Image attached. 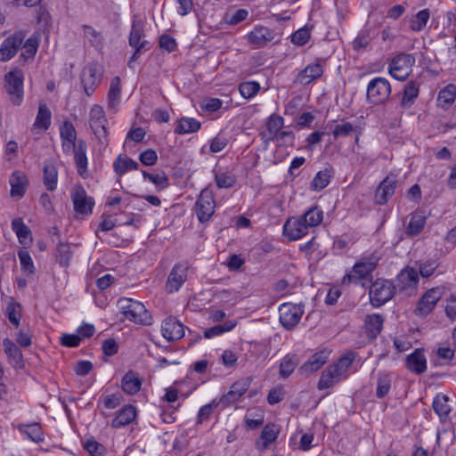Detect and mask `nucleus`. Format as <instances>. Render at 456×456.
Here are the masks:
<instances>
[{"label":"nucleus","instance_id":"nucleus-1","mask_svg":"<svg viewBox=\"0 0 456 456\" xmlns=\"http://www.w3.org/2000/svg\"><path fill=\"white\" fill-rule=\"evenodd\" d=\"M120 313L126 319L142 325H151L152 316L143 304L132 298L122 297L118 301Z\"/></svg>","mask_w":456,"mask_h":456},{"label":"nucleus","instance_id":"nucleus-37","mask_svg":"<svg viewBox=\"0 0 456 456\" xmlns=\"http://www.w3.org/2000/svg\"><path fill=\"white\" fill-rule=\"evenodd\" d=\"M333 175L331 168H325L319 171L311 182L310 189L319 191L328 186Z\"/></svg>","mask_w":456,"mask_h":456},{"label":"nucleus","instance_id":"nucleus-39","mask_svg":"<svg viewBox=\"0 0 456 456\" xmlns=\"http://www.w3.org/2000/svg\"><path fill=\"white\" fill-rule=\"evenodd\" d=\"M213 173L215 182L219 189L232 188L236 183L235 175L229 171H222L215 168Z\"/></svg>","mask_w":456,"mask_h":456},{"label":"nucleus","instance_id":"nucleus-4","mask_svg":"<svg viewBox=\"0 0 456 456\" xmlns=\"http://www.w3.org/2000/svg\"><path fill=\"white\" fill-rule=\"evenodd\" d=\"M89 125L99 142L106 146L108 144V120L102 106L95 104L91 108Z\"/></svg>","mask_w":456,"mask_h":456},{"label":"nucleus","instance_id":"nucleus-24","mask_svg":"<svg viewBox=\"0 0 456 456\" xmlns=\"http://www.w3.org/2000/svg\"><path fill=\"white\" fill-rule=\"evenodd\" d=\"M419 94V83L416 80L407 82L403 90V96L400 106L404 109H410L415 102Z\"/></svg>","mask_w":456,"mask_h":456},{"label":"nucleus","instance_id":"nucleus-50","mask_svg":"<svg viewBox=\"0 0 456 456\" xmlns=\"http://www.w3.org/2000/svg\"><path fill=\"white\" fill-rule=\"evenodd\" d=\"M298 364V359L295 354H287L283 357L280 364V375L282 378H288Z\"/></svg>","mask_w":456,"mask_h":456},{"label":"nucleus","instance_id":"nucleus-54","mask_svg":"<svg viewBox=\"0 0 456 456\" xmlns=\"http://www.w3.org/2000/svg\"><path fill=\"white\" fill-rule=\"evenodd\" d=\"M82 29L84 37L88 40L91 45L99 47L102 45V37L101 33L96 31L93 27L89 25H83Z\"/></svg>","mask_w":456,"mask_h":456},{"label":"nucleus","instance_id":"nucleus-32","mask_svg":"<svg viewBox=\"0 0 456 456\" xmlns=\"http://www.w3.org/2000/svg\"><path fill=\"white\" fill-rule=\"evenodd\" d=\"M136 409L132 405L122 408L113 419L111 426L115 428H123L134 420Z\"/></svg>","mask_w":456,"mask_h":456},{"label":"nucleus","instance_id":"nucleus-11","mask_svg":"<svg viewBox=\"0 0 456 456\" xmlns=\"http://www.w3.org/2000/svg\"><path fill=\"white\" fill-rule=\"evenodd\" d=\"M443 296V289L436 287L428 289L419 300L414 314L425 317L435 308L436 303Z\"/></svg>","mask_w":456,"mask_h":456},{"label":"nucleus","instance_id":"nucleus-47","mask_svg":"<svg viewBox=\"0 0 456 456\" xmlns=\"http://www.w3.org/2000/svg\"><path fill=\"white\" fill-rule=\"evenodd\" d=\"M392 379L388 373H379L377 379L376 396L384 398L390 391Z\"/></svg>","mask_w":456,"mask_h":456},{"label":"nucleus","instance_id":"nucleus-44","mask_svg":"<svg viewBox=\"0 0 456 456\" xmlns=\"http://www.w3.org/2000/svg\"><path fill=\"white\" fill-rule=\"evenodd\" d=\"M419 268V276L421 275L423 278H429L436 273V269L439 266V262L436 258L420 259L416 262Z\"/></svg>","mask_w":456,"mask_h":456},{"label":"nucleus","instance_id":"nucleus-42","mask_svg":"<svg viewBox=\"0 0 456 456\" xmlns=\"http://www.w3.org/2000/svg\"><path fill=\"white\" fill-rule=\"evenodd\" d=\"M426 224V216L420 213H412L406 227V233L410 236L419 234Z\"/></svg>","mask_w":456,"mask_h":456},{"label":"nucleus","instance_id":"nucleus-40","mask_svg":"<svg viewBox=\"0 0 456 456\" xmlns=\"http://www.w3.org/2000/svg\"><path fill=\"white\" fill-rule=\"evenodd\" d=\"M456 98V86L452 84L443 88L437 97V105L443 109H447Z\"/></svg>","mask_w":456,"mask_h":456},{"label":"nucleus","instance_id":"nucleus-22","mask_svg":"<svg viewBox=\"0 0 456 456\" xmlns=\"http://www.w3.org/2000/svg\"><path fill=\"white\" fill-rule=\"evenodd\" d=\"M3 346L9 363L16 369H21L23 367V355L16 344L10 338H4Z\"/></svg>","mask_w":456,"mask_h":456},{"label":"nucleus","instance_id":"nucleus-16","mask_svg":"<svg viewBox=\"0 0 456 456\" xmlns=\"http://www.w3.org/2000/svg\"><path fill=\"white\" fill-rule=\"evenodd\" d=\"M74 209L79 214H88L92 212L94 200L86 195V191L82 186H76L71 194Z\"/></svg>","mask_w":456,"mask_h":456},{"label":"nucleus","instance_id":"nucleus-8","mask_svg":"<svg viewBox=\"0 0 456 456\" xmlns=\"http://www.w3.org/2000/svg\"><path fill=\"white\" fill-rule=\"evenodd\" d=\"M391 94V86L384 77H375L367 86V99L372 104L386 101Z\"/></svg>","mask_w":456,"mask_h":456},{"label":"nucleus","instance_id":"nucleus-61","mask_svg":"<svg viewBox=\"0 0 456 456\" xmlns=\"http://www.w3.org/2000/svg\"><path fill=\"white\" fill-rule=\"evenodd\" d=\"M356 126L352 125L349 122H342L334 126L332 130V134L334 138H338L340 136H348L352 132H354Z\"/></svg>","mask_w":456,"mask_h":456},{"label":"nucleus","instance_id":"nucleus-33","mask_svg":"<svg viewBox=\"0 0 456 456\" xmlns=\"http://www.w3.org/2000/svg\"><path fill=\"white\" fill-rule=\"evenodd\" d=\"M58 170L52 161H45L43 167V182L48 191H54L57 186Z\"/></svg>","mask_w":456,"mask_h":456},{"label":"nucleus","instance_id":"nucleus-60","mask_svg":"<svg viewBox=\"0 0 456 456\" xmlns=\"http://www.w3.org/2000/svg\"><path fill=\"white\" fill-rule=\"evenodd\" d=\"M142 176L145 179H149L151 183H153L157 187L160 189H164L167 186V177L165 173L160 172L157 174H151L147 171H142Z\"/></svg>","mask_w":456,"mask_h":456},{"label":"nucleus","instance_id":"nucleus-52","mask_svg":"<svg viewBox=\"0 0 456 456\" xmlns=\"http://www.w3.org/2000/svg\"><path fill=\"white\" fill-rule=\"evenodd\" d=\"M23 43V51L20 55V59L26 62L28 60L34 58L37 51L38 42L36 38L29 37Z\"/></svg>","mask_w":456,"mask_h":456},{"label":"nucleus","instance_id":"nucleus-31","mask_svg":"<svg viewBox=\"0 0 456 456\" xmlns=\"http://www.w3.org/2000/svg\"><path fill=\"white\" fill-rule=\"evenodd\" d=\"M121 387L125 393L135 395L141 389L142 379L136 372L129 370L122 378Z\"/></svg>","mask_w":456,"mask_h":456},{"label":"nucleus","instance_id":"nucleus-2","mask_svg":"<svg viewBox=\"0 0 456 456\" xmlns=\"http://www.w3.org/2000/svg\"><path fill=\"white\" fill-rule=\"evenodd\" d=\"M379 258L375 256L362 258L356 262L352 268V271L346 273L343 279L344 285L351 283H357L361 280L368 279L378 265Z\"/></svg>","mask_w":456,"mask_h":456},{"label":"nucleus","instance_id":"nucleus-45","mask_svg":"<svg viewBox=\"0 0 456 456\" xmlns=\"http://www.w3.org/2000/svg\"><path fill=\"white\" fill-rule=\"evenodd\" d=\"M121 81L118 77L112 78L108 93V105L110 109H116L120 101Z\"/></svg>","mask_w":456,"mask_h":456},{"label":"nucleus","instance_id":"nucleus-48","mask_svg":"<svg viewBox=\"0 0 456 456\" xmlns=\"http://www.w3.org/2000/svg\"><path fill=\"white\" fill-rule=\"evenodd\" d=\"M430 17L428 9H423L415 14L410 20V28L413 31H421L426 27Z\"/></svg>","mask_w":456,"mask_h":456},{"label":"nucleus","instance_id":"nucleus-20","mask_svg":"<svg viewBox=\"0 0 456 456\" xmlns=\"http://www.w3.org/2000/svg\"><path fill=\"white\" fill-rule=\"evenodd\" d=\"M9 183L11 185V196L18 200L22 198L28 186V178L26 175L20 170L14 171L10 175Z\"/></svg>","mask_w":456,"mask_h":456},{"label":"nucleus","instance_id":"nucleus-18","mask_svg":"<svg viewBox=\"0 0 456 456\" xmlns=\"http://www.w3.org/2000/svg\"><path fill=\"white\" fill-rule=\"evenodd\" d=\"M249 386L250 382L248 379H241L233 383L230 390L218 400V403L226 407L237 402L248 391Z\"/></svg>","mask_w":456,"mask_h":456},{"label":"nucleus","instance_id":"nucleus-28","mask_svg":"<svg viewBox=\"0 0 456 456\" xmlns=\"http://www.w3.org/2000/svg\"><path fill=\"white\" fill-rule=\"evenodd\" d=\"M323 73V69L319 63H314L306 66L297 77V81L301 85H308L312 81L319 78Z\"/></svg>","mask_w":456,"mask_h":456},{"label":"nucleus","instance_id":"nucleus-51","mask_svg":"<svg viewBox=\"0 0 456 456\" xmlns=\"http://www.w3.org/2000/svg\"><path fill=\"white\" fill-rule=\"evenodd\" d=\"M279 434V429L274 424L266 425L260 435L262 441V448L266 449L272 443H273Z\"/></svg>","mask_w":456,"mask_h":456},{"label":"nucleus","instance_id":"nucleus-35","mask_svg":"<svg viewBox=\"0 0 456 456\" xmlns=\"http://www.w3.org/2000/svg\"><path fill=\"white\" fill-rule=\"evenodd\" d=\"M18 428L34 443H41L45 440V435L39 423L22 424Z\"/></svg>","mask_w":456,"mask_h":456},{"label":"nucleus","instance_id":"nucleus-3","mask_svg":"<svg viewBox=\"0 0 456 456\" xmlns=\"http://www.w3.org/2000/svg\"><path fill=\"white\" fill-rule=\"evenodd\" d=\"M416 59L411 53H399L390 61L388 67L389 74L399 81H404L410 76Z\"/></svg>","mask_w":456,"mask_h":456},{"label":"nucleus","instance_id":"nucleus-56","mask_svg":"<svg viewBox=\"0 0 456 456\" xmlns=\"http://www.w3.org/2000/svg\"><path fill=\"white\" fill-rule=\"evenodd\" d=\"M340 379H337L335 374L331 371L330 368H328L320 377L318 381V389L323 390L333 387L335 384L339 382Z\"/></svg>","mask_w":456,"mask_h":456},{"label":"nucleus","instance_id":"nucleus-63","mask_svg":"<svg viewBox=\"0 0 456 456\" xmlns=\"http://www.w3.org/2000/svg\"><path fill=\"white\" fill-rule=\"evenodd\" d=\"M60 134L61 140H75L77 139V132L70 121H64L60 127Z\"/></svg>","mask_w":456,"mask_h":456},{"label":"nucleus","instance_id":"nucleus-34","mask_svg":"<svg viewBox=\"0 0 456 456\" xmlns=\"http://www.w3.org/2000/svg\"><path fill=\"white\" fill-rule=\"evenodd\" d=\"M75 163L77 166V173L82 177H86L87 172V157H86V144L84 141L77 142V147L74 152Z\"/></svg>","mask_w":456,"mask_h":456},{"label":"nucleus","instance_id":"nucleus-49","mask_svg":"<svg viewBox=\"0 0 456 456\" xmlns=\"http://www.w3.org/2000/svg\"><path fill=\"white\" fill-rule=\"evenodd\" d=\"M51 124V111L45 103H40L34 126L44 130L48 129Z\"/></svg>","mask_w":456,"mask_h":456},{"label":"nucleus","instance_id":"nucleus-41","mask_svg":"<svg viewBox=\"0 0 456 456\" xmlns=\"http://www.w3.org/2000/svg\"><path fill=\"white\" fill-rule=\"evenodd\" d=\"M303 221L307 225V227L313 228L318 226L323 219V212L318 207H311L307 211H305L301 216Z\"/></svg>","mask_w":456,"mask_h":456},{"label":"nucleus","instance_id":"nucleus-10","mask_svg":"<svg viewBox=\"0 0 456 456\" xmlns=\"http://www.w3.org/2000/svg\"><path fill=\"white\" fill-rule=\"evenodd\" d=\"M419 281V273L411 266H406L396 276L395 289L411 294L418 288Z\"/></svg>","mask_w":456,"mask_h":456},{"label":"nucleus","instance_id":"nucleus-25","mask_svg":"<svg viewBox=\"0 0 456 456\" xmlns=\"http://www.w3.org/2000/svg\"><path fill=\"white\" fill-rule=\"evenodd\" d=\"M408 370L416 374H421L427 370V359L422 350L416 349L406 357Z\"/></svg>","mask_w":456,"mask_h":456},{"label":"nucleus","instance_id":"nucleus-53","mask_svg":"<svg viewBox=\"0 0 456 456\" xmlns=\"http://www.w3.org/2000/svg\"><path fill=\"white\" fill-rule=\"evenodd\" d=\"M236 326V322L232 321L225 322L223 324L216 325L212 328H209L204 331V336L207 338H212L214 337L219 336L224 332L231 331Z\"/></svg>","mask_w":456,"mask_h":456},{"label":"nucleus","instance_id":"nucleus-15","mask_svg":"<svg viewBox=\"0 0 456 456\" xmlns=\"http://www.w3.org/2000/svg\"><path fill=\"white\" fill-rule=\"evenodd\" d=\"M161 333L167 341L179 340L183 338L185 334L183 323L172 316L167 317L163 321L161 325Z\"/></svg>","mask_w":456,"mask_h":456},{"label":"nucleus","instance_id":"nucleus-43","mask_svg":"<svg viewBox=\"0 0 456 456\" xmlns=\"http://www.w3.org/2000/svg\"><path fill=\"white\" fill-rule=\"evenodd\" d=\"M138 167V163L127 157L122 158L118 156L113 163V169L119 176L123 175L127 171L136 170Z\"/></svg>","mask_w":456,"mask_h":456},{"label":"nucleus","instance_id":"nucleus-62","mask_svg":"<svg viewBox=\"0 0 456 456\" xmlns=\"http://www.w3.org/2000/svg\"><path fill=\"white\" fill-rule=\"evenodd\" d=\"M84 447L91 456H102L105 451L103 445L94 438L88 439Z\"/></svg>","mask_w":456,"mask_h":456},{"label":"nucleus","instance_id":"nucleus-13","mask_svg":"<svg viewBox=\"0 0 456 456\" xmlns=\"http://www.w3.org/2000/svg\"><path fill=\"white\" fill-rule=\"evenodd\" d=\"M188 266L186 264H175L166 282V289L168 293L177 291L187 280Z\"/></svg>","mask_w":456,"mask_h":456},{"label":"nucleus","instance_id":"nucleus-26","mask_svg":"<svg viewBox=\"0 0 456 456\" xmlns=\"http://www.w3.org/2000/svg\"><path fill=\"white\" fill-rule=\"evenodd\" d=\"M329 353L321 351L314 354L301 367L302 373L310 374L320 370L328 361Z\"/></svg>","mask_w":456,"mask_h":456},{"label":"nucleus","instance_id":"nucleus-17","mask_svg":"<svg viewBox=\"0 0 456 456\" xmlns=\"http://www.w3.org/2000/svg\"><path fill=\"white\" fill-rule=\"evenodd\" d=\"M81 81L85 93L91 96L101 82V74L94 64L87 65L82 72Z\"/></svg>","mask_w":456,"mask_h":456},{"label":"nucleus","instance_id":"nucleus-27","mask_svg":"<svg viewBox=\"0 0 456 456\" xmlns=\"http://www.w3.org/2000/svg\"><path fill=\"white\" fill-rule=\"evenodd\" d=\"M395 181L393 178H385L375 193V200L379 205H384L387 202L388 199L395 193Z\"/></svg>","mask_w":456,"mask_h":456},{"label":"nucleus","instance_id":"nucleus-36","mask_svg":"<svg viewBox=\"0 0 456 456\" xmlns=\"http://www.w3.org/2000/svg\"><path fill=\"white\" fill-rule=\"evenodd\" d=\"M383 318L380 314H370L365 318V329L367 336L375 338L380 333L383 326Z\"/></svg>","mask_w":456,"mask_h":456},{"label":"nucleus","instance_id":"nucleus-38","mask_svg":"<svg viewBox=\"0 0 456 456\" xmlns=\"http://www.w3.org/2000/svg\"><path fill=\"white\" fill-rule=\"evenodd\" d=\"M200 122L193 118H182L177 122L175 133L177 134L195 133L200 130Z\"/></svg>","mask_w":456,"mask_h":456},{"label":"nucleus","instance_id":"nucleus-5","mask_svg":"<svg viewBox=\"0 0 456 456\" xmlns=\"http://www.w3.org/2000/svg\"><path fill=\"white\" fill-rule=\"evenodd\" d=\"M395 290V286L392 281L376 280L371 284L369 291L371 304L377 307L383 305L393 297Z\"/></svg>","mask_w":456,"mask_h":456},{"label":"nucleus","instance_id":"nucleus-21","mask_svg":"<svg viewBox=\"0 0 456 456\" xmlns=\"http://www.w3.org/2000/svg\"><path fill=\"white\" fill-rule=\"evenodd\" d=\"M274 38L273 31L263 26H256L248 35V41L256 47H263Z\"/></svg>","mask_w":456,"mask_h":456},{"label":"nucleus","instance_id":"nucleus-14","mask_svg":"<svg viewBox=\"0 0 456 456\" xmlns=\"http://www.w3.org/2000/svg\"><path fill=\"white\" fill-rule=\"evenodd\" d=\"M309 228L301 216L287 219L283 225V232L290 240H297L308 233Z\"/></svg>","mask_w":456,"mask_h":456},{"label":"nucleus","instance_id":"nucleus-30","mask_svg":"<svg viewBox=\"0 0 456 456\" xmlns=\"http://www.w3.org/2000/svg\"><path fill=\"white\" fill-rule=\"evenodd\" d=\"M144 36L142 26L136 21L132 24V28L129 36V45L134 50L141 48V51L149 49V42L147 40H142Z\"/></svg>","mask_w":456,"mask_h":456},{"label":"nucleus","instance_id":"nucleus-19","mask_svg":"<svg viewBox=\"0 0 456 456\" xmlns=\"http://www.w3.org/2000/svg\"><path fill=\"white\" fill-rule=\"evenodd\" d=\"M355 353L349 351L339 358V360L329 368L337 377V379L343 380L349 375L348 370L355 359Z\"/></svg>","mask_w":456,"mask_h":456},{"label":"nucleus","instance_id":"nucleus-64","mask_svg":"<svg viewBox=\"0 0 456 456\" xmlns=\"http://www.w3.org/2000/svg\"><path fill=\"white\" fill-rule=\"evenodd\" d=\"M436 357L440 365L449 364L454 357V350L451 347H440L437 349Z\"/></svg>","mask_w":456,"mask_h":456},{"label":"nucleus","instance_id":"nucleus-9","mask_svg":"<svg viewBox=\"0 0 456 456\" xmlns=\"http://www.w3.org/2000/svg\"><path fill=\"white\" fill-rule=\"evenodd\" d=\"M216 202L212 191L208 188L201 191L196 204L195 211L200 222L208 221L215 212Z\"/></svg>","mask_w":456,"mask_h":456},{"label":"nucleus","instance_id":"nucleus-59","mask_svg":"<svg viewBox=\"0 0 456 456\" xmlns=\"http://www.w3.org/2000/svg\"><path fill=\"white\" fill-rule=\"evenodd\" d=\"M6 316L9 321L15 326L18 327L20 325V321L21 317L20 314V306L18 304L9 303L6 306L5 311Z\"/></svg>","mask_w":456,"mask_h":456},{"label":"nucleus","instance_id":"nucleus-29","mask_svg":"<svg viewBox=\"0 0 456 456\" xmlns=\"http://www.w3.org/2000/svg\"><path fill=\"white\" fill-rule=\"evenodd\" d=\"M12 229L15 232L19 242L24 246H28L32 242V234L30 229L24 224L22 218L17 217L12 221Z\"/></svg>","mask_w":456,"mask_h":456},{"label":"nucleus","instance_id":"nucleus-58","mask_svg":"<svg viewBox=\"0 0 456 456\" xmlns=\"http://www.w3.org/2000/svg\"><path fill=\"white\" fill-rule=\"evenodd\" d=\"M56 257L61 266H68L71 259L70 247L64 243H59Z\"/></svg>","mask_w":456,"mask_h":456},{"label":"nucleus","instance_id":"nucleus-57","mask_svg":"<svg viewBox=\"0 0 456 456\" xmlns=\"http://www.w3.org/2000/svg\"><path fill=\"white\" fill-rule=\"evenodd\" d=\"M18 256L20 262L21 269L29 274L34 273L35 266L28 251L26 249H20L18 252Z\"/></svg>","mask_w":456,"mask_h":456},{"label":"nucleus","instance_id":"nucleus-6","mask_svg":"<svg viewBox=\"0 0 456 456\" xmlns=\"http://www.w3.org/2000/svg\"><path fill=\"white\" fill-rule=\"evenodd\" d=\"M23 80L24 75L21 70L15 69L4 76V88L10 101L14 105H20L23 100Z\"/></svg>","mask_w":456,"mask_h":456},{"label":"nucleus","instance_id":"nucleus-55","mask_svg":"<svg viewBox=\"0 0 456 456\" xmlns=\"http://www.w3.org/2000/svg\"><path fill=\"white\" fill-rule=\"evenodd\" d=\"M260 90L259 83L256 81L242 82L239 86V91L245 99L254 97Z\"/></svg>","mask_w":456,"mask_h":456},{"label":"nucleus","instance_id":"nucleus-7","mask_svg":"<svg viewBox=\"0 0 456 456\" xmlns=\"http://www.w3.org/2000/svg\"><path fill=\"white\" fill-rule=\"evenodd\" d=\"M305 312L303 304L284 303L279 307V320L286 330H292L300 322Z\"/></svg>","mask_w":456,"mask_h":456},{"label":"nucleus","instance_id":"nucleus-23","mask_svg":"<svg viewBox=\"0 0 456 456\" xmlns=\"http://www.w3.org/2000/svg\"><path fill=\"white\" fill-rule=\"evenodd\" d=\"M283 118L279 115H271L266 121V129L260 133L262 139L265 142L274 140L283 126Z\"/></svg>","mask_w":456,"mask_h":456},{"label":"nucleus","instance_id":"nucleus-12","mask_svg":"<svg viewBox=\"0 0 456 456\" xmlns=\"http://www.w3.org/2000/svg\"><path fill=\"white\" fill-rule=\"evenodd\" d=\"M25 33L19 31L5 38L0 46V61L11 60L24 42Z\"/></svg>","mask_w":456,"mask_h":456},{"label":"nucleus","instance_id":"nucleus-46","mask_svg":"<svg viewBox=\"0 0 456 456\" xmlns=\"http://www.w3.org/2000/svg\"><path fill=\"white\" fill-rule=\"evenodd\" d=\"M449 398L445 395H437L433 400V409L440 418H446L452 409L448 403Z\"/></svg>","mask_w":456,"mask_h":456}]
</instances>
